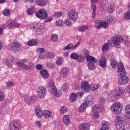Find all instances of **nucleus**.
I'll use <instances>...</instances> for the list:
<instances>
[{
    "label": "nucleus",
    "instance_id": "1",
    "mask_svg": "<svg viewBox=\"0 0 130 130\" xmlns=\"http://www.w3.org/2000/svg\"><path fill=\"white\" fill-rule=\"evenodd\" d=\"M117 73L119 77H120L118 80L120 85H126V84H127L129 79L125 75V69L123 66V63L121 61L118 63Z\"/></svg>",
    "mask_w": 130,
    "mask_h": 130
},
{
    "label": "nucleus",
    "instance_id": "2",
    "mask_svg": "<svg viewBox=\"0 0 130 130\" xmlns=\"http://www.w3.org/2000/svg\"><path fill=\"white\" fill-rule=\"evenodd\" d=\"M16 63L18 67L22 70H32L35 68V63L26 58L22 59L20 61H18Z\"/></svg>",
    "mask_w": 130,
    "mask_h": 130
},
{
    "label": "nucleus",
    "instance_id": "3",
    "mask_svg": "<svg viewBox=\"0 0 130 130\" xmlns=\"http://www.w3.org/2000/svg\"><path fill=\"white\" fill-rule=\"evenodd\" d=\"M6 27L8 29H15V28H27V23H23L22 25L17 23L16 20L13 19H9Z\"/></svg>",
    "mask_w": 130,
    "mask_h": 130
},
{
    "label": "nucleus",
    "instance_id": "4",
    "mask_svg": "<svg viewBox=\"0 0 130 130\" xmlns=\"http://www.w3.org/2000/svg\"><path fill=\"white\" fill-rule=\"evenodd\" d=\"M121 119H122L121 117H117L115 124L116 128L117 130H128L129 128L128 124L122 123Z\"/></svg>",
    "mask_w": 130,
    "mask_h": 130
},
{
    "label": "nucleus",
    "instance_id": "5",
    "mask_svg": "<svg viewBox=\"0 0 130 130\" xmlns=\"http://www.w3.org/2000/svg\"><path fill=\"white\" fill-rule=\"evenodd\" d=\"M125 90L122 87L118 86L114 88V91L111 93V97L117 98V97H120L124 94Z\"/></svg>",
    "mask_w": 130,
    "mask_h": 130
},
{
    "label": "nucleus",
    "instance_id": "6",
    "mask_svg": "<svg viewBox=\"0 0 130 130\" xmlns=\"http://www.w3.org/2000/svg\"><path fill=\"white\" fill-rule=\"evenodd\" d=\"M111 110L114 114L118 115L122 112V105L119 102H116L112 105Z\"/></svg>",
    "mask_w": 130,
    "mask_h": 130
},
{
    "label": "nucleus",
    "instance_id": "7",
    "mask_svg": "<svg viewBox=\"0 0 130 130\" xmlns=\"http://www.w3.org/2000/svg\"><path fill=\"white\" fill-rule=\"evenodd\" d=\"M49 88V90L53 93V94L56 97H59L61 95V91L57 90L54 83L52 80H48Z\"/></svg>",
    "mask_w": 130,
    "mask_h": 130
},
{
    "label": "nucleus",
    "instance_id": "8",
    "mask_svg": "<svg viewBox=\"0 0 130 130\" xmlns=\"http://www.w3.org/2000/svg\"><path fill=\"white\" fill-rule=\"evenodd\" d=\"M123 41V38L120 35H116L113 37L112 42L116 48H120V43Z\"/></svg>",
    "mask_w": 130,
    "mask_h": 130
},
{
    "label": "nucleus",
    "instance_id": "9",
    "mask_svg": "<svg viewBox=\"0 0 130 130\" xmlns=\"http://www.w3.org/2000/svg\"><path fill=\"white\" fill-rule=\"evenodd\" d=\"M86 60L88 62V69L91 71L95 70V63L97 62V59L93 56H88L86 57Z\"/></svg>",
    "mask_w": 130,
    "mask_h": 130
},
{
    "label": "nucleus",
    "instance_id": "10",
    "mask_svg": "<svg viewBox=\"0 0 130 130\" xmlns=\"http://www.w3.org/2000/svg\"><path fill=\"white\" fill-rule=\"evenodd\" d=\"M36 16L37 18L40 19V20H45V19H47L48 14L47 13V12H46V10L44 9H41L36 12Z\"/></svg>",
    "mask_w": 130,
    "mask_h": 130
},
{
    "label": "nucleus",
    "instance_id": "11",
    "mask_svg": "<svg viewBox=\"0 0 130 130\" xmlns=\"http://www.w3.org/2000/svg\"><path fill=\"white\" fill-rule=\"evenodd\" d=\"M31 29L33 30L34 34H35L36 35H40L43 33L44 25L42 24H39L34 26Z\"/></svg>",
    "mask_w": 130,
    "mask_h": 130
},
{
    "label": "nucleus",
    "instance_id": "12",
    "mask_svg": "<svg viewBox=\"0 0 130 130\" xmlns=\"http://www.w3.org/2000/svg\"><path fill=\"white\" fill-rule=\"evenodd\" d=\"M68 16L71 21L76 22L78 20V18H79V14L78 12H76L75 10L72 9L68 12Z\"/></svg>",
    "mask_w": 130,
    "mask_h": 130
},
{
    "label": "nucleus",
    "instance_id": "13",
    "mask_svg": "<svg viewBox=\"0 0 130 130\" xmlns=\"http://www.w3.org/2000/svg\"><path fill=\"white\" fill-rule=\"evenodd\" d=\"M101 110H102V108L100 107L98 105H96L93 107L92 109V114L95 118H99V117H100L99 113Z\"/></svg>",
    "mask_w": 130,
    "mask_h": 130
},
{
    "label": "nucleus",
    "instance_id": "14",
    "mask_svg": "<svg viewBox=\"0 0 130 130\" xmlns=\"http://www.w3.org/2000/svg\"><path fill=\"white\" fill-rule=\"evenodd\" d=\"M21 126V123L18 120H14L10 124V130H19Z\"/></svg>",
    "mask_w": 130,
    "mask_h": 130
},
{
    "label": "nucleus",
    "instance_id": "15",
    "mask_svg": "<svg viewBox=\"0 0 130 130\" xmlns=\"http://www.w3.org/2000/svg\"><path fill=\"white\" fill-rule=\"evenodd\" d=\"M37 52L39 53V57L41 59H45V58H46L47 52H46L45 49L43 48H39L37 49Z\"/></svg>",
    "mask_w": 130,
    "mask_h": 130
},
{
    "label": "nucleus",
    "instance_id": "16",
    "mask_svg": "<svg viewBox=\"0 0 130 130\" xmlns=\"http://www.w3.org/2000/svg\"><path fill=\"white\" fill-rule=\"evenodd\" d=\"M90 86L89 82L86 81H83L81 82V89L84 92H88L90 91Z\"/></svg>",
    "mask_w": 130,
    "mask_h": 130
},
{
    "label": "nucleus",
    "instance_id": "17",
    "mask_svg": "<svg viewBox=\"0 0 130 130\" xmlns=\"http://www.w3.org/2000/svg\"><path fill=\"white\" fill-rule=\"evenodd\" d=\"M38 95L40 98H44L46 95V89L43 86H40L38 89Z\"/></svg>",
    "mask_w": 130,
    "mask_h": 130
},
{
    "label": "nucleus",
    "instance_id": "18",
    "mask_svg": "<svg viewBox=\"0 0 130 130\" xmlns=\"http://www.w3.org/2000/svg\"><path fill=\"white\" fill-rule=\"evenodd\" d=\"M36 98L35 96L25 95L24 98V101L28 105H30L31 103H34L35 102V99Z\"/></svg>",
    "mask_w": 130,
    "mask_h": 130
},
{
    "label": "nucleus",
    "instance_id": "19",
    "mask_svg": "<svg viewBox=\"0 0 130 130\" xmlns=\"http://www.w3.org/2000/svg\"><path fill=\"white\" fill-rule=\"evenodd\" d=\"M60 77L63 79H66L68 76L70 75V69L68 68H63L60 71Z\"/></svg>",
    "mask_w": 130,
    "mask_h": 130
},
{
    "label": "nucleus",
    "instance_id": "20",
    "mask_svg": "<svg viewBox=\"0 0 130 130\" xmlns=\"http://www.w3.org/2000/svg\"><path fill=\"white\" fill-rule=\"evenodd\" d=\"M11 49L13 52H18L20 50V44L17 42H13L11 45Z\"/></svg>",
    "mask_w": 130,
    "mask_h": 130
},
{
    "label": "nucleus",
    "instance_id": "21",
    "mask_svg": "<svg viewBox=\"0 0 130 130\" xmlns=\"http://www.w3.org/2000/svg\"><path fill=\"white\" fill-rule=\"evenodd\" d=\"M107 63V59H106V57L103 56L100 59L99 64L100 67H101V68H106Z\"/></svg>",
    "mask_w": 130,
    "mask_h": 130
},
{
    "label": "nucleus",
    "instance_id": "22",
    "mask_svg": "<svg viewBox=\"0 0 130 130\" xmlns=\"http://www.w3.org/2000/svg\"><path fill=\"white\" fill-rule=\"evenodd\" d=\"M115 9V4L113 2H109L108 6V12H109V14H112V13H113Z\"/></svg>",
    "mask_w": 130,
    "mask_h": 130
},
{
    "label": "nucleus",
    "instance_id": "23",
    "mask_svg": "<svg viewBox=\"0 0 130 130\" xmlns=\"http://www.w3.org/2000/svg\"><path fill=\"white\" fill-rule=\"evenodd\" d=\"M62 120L65 125L68 126L71 124V118L70 117V116L68 115H64L63 116Z\"/></svg>",
    "mask_w": 130,
    "mask_h": 130
},
{
    "label": "nucleus",
    "instance_id": "24",
    "mask_svg": "<svg viewBox=\"0 0 130 130\" xmlns=\"http://www.w3.org/2000/svg\"><path fill=\"white\" fill-rule=\"evenodd\" d=\"M79 130H90V125L86 123H82L79 125Z\"/></svg>",
    "mask_w": 130,
    "mask_h": 130
},
{
    "label": "nucleus",
    "instance_id": "25",
    "mask_svg": "<svg viewBox=\"0 0 130 130\" xmlns=\"http://www.w3.org/2000/svg\"><path fill=\"white\" fill-rule=\"evenodd\" d=\"M36 115L38 118H42V116H43V111L42 109L38 108L35 110Z\"/></svg>",
    "mask_w": 130,
    "mask_h": 130
},
{
    "label": "nucleus",
    "instance_id": "26",
    "mask_svg": "<svg viewBox=\"0 0 130 130\" xmlns=\"http://www.w3.org/2000/svg\"><path fill=\"white\" fill-rule=\"evenodd\" d=\"M43 116L47 119L51 118V116H52V112L49 110H45L43 112Z\"/></svg>",
    "mask_w": 130,
    "mask_h": 130
},
{
    "label": "nucleus",
    "instance_id": "27",
    "mask_svg": "<svg viewBox=\"0 0 130 130\" xmlns=\"http://www.w3.org/2000/svg\"><path fill=\"white\" fill-rule=\"evenodd\" d=\"M101 128H103V129H109L110 128V123L108 121H103Z\"/></svg>",
    "mask_w": 130,
    "mask_h": 130
},
{
    "label": "nucleus",
    "instance_id": "28",
    "mask_svg": "<svg viewBox=\"0 0 130 130\" xmlns=\"http://www.w3.org/2000/svg\"><path fill=\"white\" fill-rule=\"evenodd\" d=\"M80 44V42H79L77 45L73 46V44L71 43L68 45L67 46L63 48V50H69L70 49H75L76 47H78V45Z\"/></svg>",
    "mask_w": 130,
    "mask_h": 130
},
{
    "label": "nucleus",
    "instance_id": "29",
    "mask_svg": "<svg viewBox=\"0 0 130 130\" xmlns=\"http://www.w3.org/2000/svg\"><path fill=\"white\" fill-rule=\"evenodd\" d=\"M100 88V85L98 83H92L90 85V90L91 91H97Z\"/></svg>",
    "mask_w": 130,
    "mask_h": 130
},
{
    "label": "nucleus",
    "instance_id": "30",
    "mask_svg": "<svg viewBox=\"0 0 130 130\" xmlns=\"http://www.w3.org/2000/svg\"><path fill=\"white\" fill-rule=\"evenodd\" d=\"M48 3V0H37V5L39 7H44Z\"/></svg>",
    "mask_w": 130,
    "mask_h": 130
},
{
    "label": "nucleus",
    "instance_id": "31",
    "mask_svg": "<svg viewBox=\"0 0 130 130\" xmlns=\"http://www.w3.org/2000/svg\"><path fill=\"white\" fill-rule=\"evenodd\" d=\"M87 103L83 102L79 107V112H84L87 109Z\"/></svg>",
    "mask_w": 130,
    "mask_h": 130
},
{
    "label": "nucleus",
    "instance_id": "32",
    "mask_svg": "<svg viewBox=\"0 0 130 130\" xmlns=\"http://www.w3.org/2000/svg\"><path fill=\"white\" fill-rule=\"evenodd\" d=\"M38 44V40L37 39H34L29 40L27 42L28 46H35Z\"/></svg>",
    "mask_w": 130,
    "mask_h": 130
},
{
    "label": "nucleus",
    "instance_id": "33",
    "mask_svg": "<svg viewBox=\"0 0 130 130\" xmlns=\"http://www.w3.org/2000/svg\"><path fill=\"white\" fill-rule=\"evenodd\" d=\"M41 75L43 78L45 79H47L49 77V74L48 73V71L47 70L44 69L41 71L40 72Z\"/></svg>",
    "mask_w": 130,
    "mask_h": 130
},
{
    "label": "nucleus",
    "instance_id": "34",
    "mask_svg": "<svg viewBox=\"0 0 130 130\" xmlns=\"http://www.w3.org/2000/svg\"><path fill=\"white\" fill-rule=\"evenodd\" d=\"M4 63L9 68H12L13 66V60H11L10 59H5L4 60Z\"/></svg>",
    "mask_w": 130,
    "mask_h": 130
},
{
    "label": "nucleus",
    "instance_id": "35",
    "mask_svg": "<svg viewBox=\"0 0 130 130\" xmlns=\"http://www.w3.org/2000/svg\"><path fill=\"white\" fill-rule=\"evenodd\" d=\"M93 102H94V99L93 97L91 96H88L85 102H84V103L87 104V106L88 105H91V104H92Z\"/></svg>",
    "mask_w": 130,
    "mask_h": 130
},
{
    "label": "nucleus",
    "instance_id": "36",
    "mask_svg": "<svg viewBox=\"0 0 130 130\" xmlns=\"http://www.w3.org/2000/svg\"><path fill=\"white\" fill-rule=\"evenodd\" d=\"M102 26V21L101 20H96L94 22V27L96 29H100Z\"/></svg>",
    "mask_w": 130,
    "mask_h": 130
},
{
    "label": "nucleus",
    "instance_id": "37",
    "mask_svg": "<svg viewBox=\"0 0 130 130\" xmlns=\"http://www.w3.org/2000/svg\"><path fill=\"white\" fill-rule=\"evenodd\" d=\"M46 66L48 69H51L52 70L55 69L56 67L55 63L51 61L47 62Z\"/></svg>",
    "mask_w": 130,
    "mask_h": 130
},
{
    "label": "nucleus",
    "instance_id": "38",
    "mask_svg": "<svg viewBox=\"0 0 130 130\" xmlns=\"http://www.w3.org/2000/svg\"><path fill=\"white\" fill-rule=\"evenodd\" d=\"M89 28V26L88 25H82L79 26L78 28V31L79 32H85L88 30V28Z\"/></svg>",
    "mask_w": 130,
    "mask_h": 130
},
{
    "label": "nucleus",
    "instance_id": "39",
    "mask_svg": "<svg viewBox=\"0 0 130 130\" xmlns=\"http://www.w3.org/2000/svg\"><path fill=\"white\" fill-rule=\"evenodd\" d=\"M71 58H72V59H78V58H81V56L79 54H78L76 52L72 53L70 55Z\"/></svg>",
    "mask_w": 130,
    "mask_h": 130
},
{
    "label": "nucleus",
    "instance_id": "40",
    "mask_svg": "<svg viewBox=\"0 0 130 130\" xmlns=\"http://www.w3.org/2000/svg\"><path fill=\"white\" fill-rule=\"evenodd\" d=\"M109 47H110L109 44H108V43L104 44L102 46V51L103 52H105L107 51V50H108L109 49Z\"/></svg>",
    "mask_w": 130,
    "mask_h": 130
},
{
    "label": "nucleus",
    "instance_id": "41",
    "mask_svg": "<svg viewBox=\"0 0 130 130\" xmlns=\"http://www.w3.org/2000/svg\"><path fill=\"white\" fill-rule=\"evenodd\" d=\"M50 40L52 42H56L58 40V36L56 34H52L50 37Z\"/></svg>",
    "mask_w": 130,
    "mask_h": 130
},
{
    "label": "nucleus",
    "instance_id": "42",
    "mask_svg": "<svg viewBox=\"0 0 130 130\" xmlns=\"http://www.w3.org/2000/svg\"><path fill=\"white\" fill-rule=\"evenodd\" d=\"M35 12H36V9L35 8L31 7L27 10L26 13L28 15H33L34 14H35Z\"/></svg>",
    "mask_w": 130,
    "mask_h": 130
},
{
    "label": "nucleus",
    "instance_id": "43",
    "mask_svg": "<svg viewBox=\"0 0 130 130\" xmlns=\"http://www.w3.org/2000/svg\"><path fill=\"white\" fill-rule=\"evenodd\" d=\"M64 24L68 27H72L73 26V22L71 21L70 18H67L64 21Z\"/></svg>",
    "mask_w": 130,
    "mask_h": 130
},
{
    "label": "nucleus",
    "instance_id": "44",
    "mask_svg": "<svg viewBox=\"0 0 130 130\" xmlns=\"http://www.w3.org/2000/svg\"><path fill=\"white\" fill-rule=\"evenodd\" d=\"M56 63L57 66H61V64L63 63V58L58 57L56 60Z\"/></svg>",
    "mask_w": 130,
    "mask_h": 130
},
{
    "label": "nucleus",
    "instance_id": "45",
    "mask_svg": "<svg viewBox=\"0 0 130 130\" xmlns=\"http://www.w3.org/2000/svg\"><path fill=\"white\" fill-rule=\"evenodd\" d=\"M77 100V94L73 93L70 95L71 102H75Z\"/></svg>",
    "mask_w": 130,
    "mask_h": 130
},
{
    "label": "nucleus",
    "instance_id": "46",
    "mask_svg": "<svg viewBox=\"0 0 130 130\" xmlns=\"http://www.w3.org/2000/svg\"><path fill=\"white\" fill-rule=\"evenodd\" d=\"M68 112V108L66 107L63 106L60 109V113L61 114H66Z\"/></svg>",
    "mask_w": 130,
    "mask_h": 130
},
{
    "label": "nucleus",
    "instance_id": "47",
    "mask_svg": "<svg viewBox=\"0 0 130 130\" xmlns=\"http://www.w3.org/2000/svg\"><path fill=\"white\" fill-rule=\"evenodd\" d=\"M108 26H109V23L106 21H102V28H103L104 29H107V28H108Z\"/></svg>",
    "mask_w": 130,
    "mask_h": 130
},
{
    "label": "nucleus",
    "instance_id": "48",
    "mask_svg": "<svg viewBox=\"0 0 130 130\" xmlns=\"http://www.w3.org/2000/svg\"><path fill=\"white\" fill-rule=\"evenodd\" d=\"M124 118L125 120H127L128 121H130V112H125L124 113Z\"/></svg>",
    "mask_w": 130,
    "mask_h": 130
},
{
    "label": "nucleus",
    "instance_id": "49",
    "mask_svg": "<svg viewBox=\"0 0 130 130\" xmlns=\"http://www.w3.org/2000/svg\"><path fill=\"white\" fill-rule=\"evenodd\" d=\"M3 14L4 16L8 17V16L11 14V10L9 9H5L3 11Z\"/></svg>",
    "mask_w": 130,
    "mask_h": 130
},
{
    "label": "nucleus",
    "instance_id": "50",
    "mask_svg": "<svg viewBox=\"0 0 130 130\" xmlns=\"http://www.w3.org/2000/svg\"><path fill=\"white\" fill-rule=\"evenodd\" d=\"M123 17L125 20H130V11L125 13L123 15Z\"/></svg>",
    "mask_w": 130,
    "mask_h": 130
},
{
    "label": "nucleus",
    "instance_id": "51",
    "mask_svg": "<svg viewBox=\"0 0 130 130\" xmlns=\"http://www.w3.org/2000/svg\"><path fill=\"white\" fill-rule=\"evenodd\" d=\"M57 27H61L63 25V22L61 20H58L56 22Z\"/></svg>",
    "mask_w": 130,
    "mask_h": 130
},
{
    "label": "nucleus",
    "instance_id": "52",
    "mask_svg": "<svg viewBox=\"0 0 130 130\" xmlns=\"http://www.w3.org/2000/svg\"><path fill=\"white\" fill-rule=\"evenodd\" d=\"M46 57L47 58H53L54 57V54L53 52H47Z\"/></svg>",
    "mask_w": 130,
    "mask_h": 130
},
{
    "label": "nucleus",
    "instance_id": "53",
    "mask_svg": "<svg viewBox=\"0 0 130 130\" xmlns=\"http://www.w3.org/2000/svg\"><path fill=\"white\" fill-rule=\"evenodd\" d=\"M6 86L10 88H13L15 86V84L11 81H8L6 82Z\"/></svg>",
    "mask_w": 130,
    "mask_h": 130
},
{
    "label": "nucleus",
    "instance_id": "54",
    "mask_svg": "<svg viewBox=\"0 0 130 130\" xmlns=\"http://www.w3.org/2000/svg\"><path fill=\"white\" fill-rule=\"evenodd\" d=\"M54 16L57 18L61 17L62 16V12L61 11H57L54 13Z\"/></svg>",
    "mask_w": 130,
    "mask_h": 130
},
{
    "label": "nucleus",
    "instance_id": "55",
    "mask_svg": "<svg viewBox=\"0 0 130 130\" xmlns=\"http://www.w3.org/2000/svg\"><path fill=\"white\" fill-rule=\"evenodd\" d=\"M61 89L62 91H64V92H67V91H68V89H69V85H68V84H64L62 86Z\"/></svg>",
    "mask_w": 130,
    "mask_h": 130
},
{
    "label": "nucleus",
    "instance_id": "56",
    "mask_svg": "<svg viewBox=\"0 0 130 130\" xmlns=\"http://www.w3.org/2000/svg\"><path fill=\"white\" fill-rule=\"evenodd\" d=\"M106 20L109 22V23H112L113 22V17L112 16H108L106 17Z\"/></svg>",
    "mask_w": 130,
    "mask_h": 130
},
{
    "label": "nucleus",
    "instance_id": "57",
    "mask_svg": "<svg viewBox=\"0 0 130 130\" xmlns=\"http://www.w3.org/2000/svg\"><path fill=\"white\" fill-rule=\"evenodd\" d=\"M117 65V62L116 60H114V59L112 60L111 62V66L113 68V69H115L116 68V66Z\"/></svg>",
    "mask_w": 130,
    "mask_h": 130
},
{
    "label": "nucleus",
    "instance_id": "58",
    "mask_svg": "<svg viewBox=\"0 0 130 130\" xmlns=\"http://www.w3.org/2000/svg\"><path fill=\"white\" fill-rule=\"evenodd\" d=\"M5 100V93L0 91V102L4 101Z\"/></svg>",
    "mask_w": 130,
    "mask_h": 130
},
{
    "label": "nucleus",
    "instance_id": "59",
    "mask_svg": "<svg viewBox=\"0 0 130 130\" xmlns=\"http://www.w3.org/2000/svg\"><path fill=\"white\" fill-rule=\"evenodd\" d=\"M74 89L75 90H80L81 89V84L79 83H75L74 84Z\"/></svg>",
    "mask_w": 130,
    "mask_h": 130
},
{
    "label": "nucleus",
    "instance_id": "60",
    "mask_svg": "<svg viewBox=\"0 0 130 130\" xmlns=\"http://www.w3.org/2000/svg\"><path fill=\"white\" fill-rule=\"evenodd\" d=\"M77 97H78V98H82L84 95V92L83 91H80L78 92L77 93Z\"/></svg>",
    "mask_w": 130,
    "mask_h": 130
},
{
    "label": "nucleus",
    "instance_id": "61",
    "mask_svg": "<svg viewBox=\"0 0 130 130\" xmlns=\"http://www.w3.org/2000/svg\"><path fill=\"white\" fill-rule=\"evenodd\" d=\"M107 59H109L110 61H111L114 59V57L111 54H108L107 56Z\"/></svg>",
    "mask_w": 130,
    "mask_h": 130
},
{
    "label": "nucleus",
    "instance_id": "62",
    "mask_svg": "<svg viewBox=\"0 0 130 130\" xmlns=\"http://www.w3.org/2000/svg\"><path fill=\"white\" fill-rule=\"evenodd\" d=\"M124 112H130V104H128L125 106Z\"/></svg>",
    "mask_w": 130,
    "mask_h": 130
},
{
    "label": "nucleus",
    "instance_id": "63",
    "mask_svg": "<svg viewBox=\"0 0 130 130\" xmlns=\"http://www.w3.org/2000/svg\"><path fill=\"white\" fill-rule=\"evenodd\" d=\"M100 103L102 105H103V104H105V99H104V98H103V97L101 98L100 99Z\"/></svg>",
    "mask_w": 130,
    "mask_h": 130
},
{
    "label": "nucleus",
    "instance_id": "64",
    "mask_svg": "<svg viewBox=\"0 0 130 130\" xmlns=\"http://www.w3.org/2000/svg\"><path fill=\"white\" fill-rule=\"evenodd\" d=\"M101 5L103 6L108 5V0H103Z\"/></svg>",
    "mask_w": 130,
    "mask_h": 130
}]
</instances>
